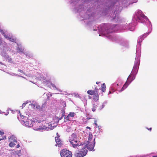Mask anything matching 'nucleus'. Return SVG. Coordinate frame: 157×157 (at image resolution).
Here are the masks:
<instances>
[{"label": "nucleus", "instance_id": "obj_1", "mask_svg": "<svg viewBox=\"0 0 157 157\" xmlns=\"http://www.w3.org/2000/svg\"><path fill=\"white\" fill-rule=\"evenodd\" d=\"M69 141L74 148H76L79 146L78 143L80 141L78 136L75 134H72L70 137Z\"/></svg>", "mask_w": 157, "mask_h": 157}, {"label": "nucleus", "instance_id": "obj_2", "mask_svg": "<svg viewBox=\"0 0 157 157\" xmlns=\"http://www.w3.org/2000/svg\"><path fill=\"white\" fill-rule=\"evenodd\" d=\"M87 151L86 147H84L80 151H75L74 156L75 157H83L86 155Z\"/></svg>", "mask_w": 157, "mask_h": 157}, {"label": "nucleus", "instance_id": "obj_3", "mask_svg": "<svg viewBox=\"0 0 157 157\" xmlns=\"http://www.w3.org/2000/svg\"><path fill=\"white\" fill-rule=\"evenodd\" d=\"M60 155L61 157H72V152L68 150L63 149L60 152Z\"/></svg>", "mask_w": 157, "mask_h": 157}, {"label": "nucleus", "instance_id": "obj_4", "mask_svg": "<svg viewBox=\"0 0 157 157\" xmlns=\"http://www.w3.org/2000/svg\"><path fill=\"white\" fill-rule=\"evenodd\" d=\"M9 140L10 143L9 144V146L10 147H13L17 144V140L14 138L13 136H12L9 138Z\"/></svg>", "mask_w": 157, "mask_h": 157}, {"label": "nucleus", "instance_id": "obj_5", "mask_svg": "<svg viewBox=\"0 0 157 157\" xmlns=\"http://www.w3.org/2000/svg\"><path fill=\"white\" fill-rule=\"evenodd\" d=\"M95 143V139L94 138L92 142L87 143V144L86 145V147L89 150L92 151L94 148Z\"/></svg>", "mask_w": 157, "mask_h": 157}, {"label": "nucleus", "instance_id": "obj_6", "mask_svg": "<svg viewBox=\"0 0 157 157\" xmlns=\"http://www.w3.org/2000/svg\"><path fill=\"white\" fill-rule=\"evenodd\" d=\"M139 65V61H136L135 62V65L133 67L132 73L136 74L138 70V68Z\"/></svg>", "mask_w": 157, "mask_h": 157}, {"label": "nucleus", "instance_id": "obj_7", "mask_svg": "<svg viewBox=\"0 0 157 157\" xmlns=\"http://www.w3.org/2000/svg\"><path fill=\"white\" fill-rule=\"evenodd\" d=\"M98 92V89L97 87L95 88L94 90H89L87 91V93L91 95H94Z\"/></svg>", "mask_w": 157, "mask_h": 157}, {"label": "nucleus", "instance_id": "obj_8", "mask_svg": "<svg viewBox=\"0 0 157 157\" xmlns=\"http://www.w3.org/2000/svg\"><path fill=\"white\" fill-rule=\"evenodd\" d=\"M136 74L132 73L128 77L126 82L129 84L132 80L135 79V75Z\"/></svg>", "mask_w": 157, "mask_h": 157}, {"label": "nucleus", "instance_id": "obj_9", "mask_svg": "<svg viewBox=\"0 0 157 157\" xmlns=\"http://www.w3.org/2000/svg\"><path fill=\"white\" fill-rule=\"evenodd\" d=\"M55 140L56 143V146L58 147H61L63 145V143L59 136L55 137Z\"/></svg>", "mask_w": 157, "mask_h": 157}, {"label": "nucleus", "instance_id": "obj_10", "mask_svg": "<svg viewBox=\"0 0 157 157\" xmlns=\"http://www.w3.org/2000/svg\"><path fill=\"white\" fill-rule=\"evenodd\" d=\"M138 17L140 20H141L142 18L144 19H147V17L146 16L141 12H139V16H138Z\"/></svg>", "mask_w": 157, "mask_h": 157}, {"label": "nucleus", "instance_id": "obj_11", "mask_svg": "<svg viewBox=\"0 0 157 157\" xmlns=\"http://www.w3.org/2000/svg\"><path fill=\"white\" fill-rule=\"evenodd\" d=\"M31 122L32 123H33V124H34L35 125L36 124L38 123H41L43 121H44V120H37L36 119H32L31 120Z\"/></svg>", "mask_w": 157, "mask_h": 157}, {"label": "nucleus", "instance_id": "obj_12", "mask_svg": "<svg viewBox=\"0 0 157 157\" xmlns=\"http://www.w3.org/2000/svg\"><path fill=\"white\" fill-rule=\"evenodd\" d=\"M93 140L94 139H93V135L92 134L91 132H89L87 143H92L93 142Z\"/></svg>", "mask_w": 157, "mask_h": 157}, {"label": "nucleus", "instance_id": "obj_13", "mask_svg": "<svg viewBox=\"0 0 157 157\" xmlns=\"http://www.w3.org/2000/svg\"><path fill=\"white\" fill-rule=\"evenodd\" d=\"M99 99L98 92H97V93L96 94L94 95L93 97V100L95 101H97Z\"/></svg>", "mask_w": 157, "mask_h": 157}, {"label": "nucleus", "instance_id": "obj_14", "mask_svg": "<svg viewBox=\"0 0 157 157\" xmlns=\"http://www.w3.org/2000/svg\"><path fill=\"white\" fill-rule=\"evenodd\" d=\"M129 83H128L127 82H126L123 85V86L122 88L120 90V91L121 92L124 90L125 89H126L129 85Z\"/></svg>", "mask_w": 157, "mask_h": 157}, {"label": "nucleus", "instance_id": "obj_15", "mask_svg": "<svg viewBox=\"0 0 157 157\" xmlns=\"http://www.w3.org/2000/svg\"><path fill=\"white\" fill-rule=\"evenodd\" d=\"M98 103H96L95 104H93V107L92 108V111L93 112H94L96 110V109L98 106Z\"/></svg>", "mask_w": 157, "mask_h": 157}, {"label": "nucleus", "instance_id": "obj_16", "mask_svg": "<svg viewBox=\"0 0 157 157\" xmlns=\"http://www.w3.org/2000/svg\"><path fill=\"white\" fill-rule=\"evenodd\" d=\"M101 90L103 92H104L105 90L106 86L105 83H103L101 86Z\"/></svg>", "mask_w": 157, "mask_h": 157}, {"label": "nucleus", "instance_id": "obj_17", "mask_svg": "<svg viewBox=\"0 0 157 157\" xmlns=\"http://www.w3.org/2000/svg\"><path fill=\"white\" fill-rule=\"evenodd\" d=\"M46 125H44L43 126V127L42 128H38V129H47L49 127H47V125H49V124H47V123H46Z\"/></svg>", "mask_w": 157, "mask_h": 157}, {"label": "nucleus", "instance_id": "obj_18", "mask_svg": "<svg viewBox=\"0 0 157 157\" xmlns=\"http://www.w3.org/2000/svg\"><path fill=\"white\" fill-rule=\"evenodd\" d=\"M8 39L10 41L13 42H15L16 40V39H15L14 38H11L10 37H8Z\"/></svg>", "mask_w": 157, "mask_h": 157}, {"label": "nucleus", "instance_id": "obj_19", "mask_svg": "<svg viewBox=\"0 0 157 157\" xmlns=\"http://www.w3.org/2000/svg\"><path fill=\"white\" fill-rule=\"evenodd\" d=\"M35 108L37 109L40 110V106L38 104H36V105Z\"/></svg>", "mask_w": 157, "mask_h": 157}, {"label": "nucleus", "instance_id": "obj_20", "mask_svg": "<svg viewBox=\"0 0 157 157\" xmlns=\"http://www.w3.org/2000/svg\"><path fill=\"white\" fill-rule=\"evenodd\" d=\"M75 114L74 113L71 112L68 115L70 116H70L72 117H74L75 116Z\"/></svg>", "mask_w": 157, "mask_h": 157}, {"label": "nucleus", "instance_id": "obj_21", "mask_svg": "<svg viewBox=\"0 0 157 157\" xmlns=\"http://www.w3.org/2000/svg\"><path fill=\"white\" fill-rule=\"evenodd\" d=\"M6 61H7L8 62L11 63L12 61V59L10 57H9L8 59H6Z\"/></svg>", "mask_w": 157, "mask_h": 157}, {"label": "nucleus", "instance_id": "obj_22", "mask_svg": "<svg viewBox=\"0 0 157 157\" xmlns=\"http://www.w3.org/2000/svg\"><path fill=\"white\" fill-rule=\"evenodd\" d=\"M3 57L5 58V59H8L9 56L8 55H7V54H5V55L3 56Z\"/></svg>", "mask_w": 157, "mask_h": 157}, {"label": "nucleus", "instance_id": "obj_23", "mask_svg": "<svg viewBox=\"0 0 157 157\" xmlns=\"http://www.w3.org/2000/svg\"><path fill=\"white\" fill-rule=\"evenodd\" d=\"M70 117V116L68 115L66 117H65V118L66 120H67V121H70L69 117Z\"/></svg>", "mask_w": 157, "mask_h": 157}, {"label": "nucleus", "instance_id": "obj_24", "mask_svg": "<svg viewBox=\"0 0 157 157\" xmlns=\"http://www.w3.org/2000/svg\"><path fill=\"white\" fill-rule=\"evenodd\" d=\"M52 87H53V88L56 90H57V88L56 87V86H55V85L54 84H52Z\"/></svg>", "mask_w": 157, "mask_h": 157}, {"label": "nucleus", "instance_id": "obj_25", "mask_svg": "<svg viewBox=\"0 0 157 157\" xmlns=\"http://www.w3.org/2000/svg\"><path fill=\"white\" fill-rule=\"evenodd\" d=\"M4 132L2 131H1L0 130V134L1 135H2L4 134Z\"/></svg>", "mask_w": 157, "mask_h": 157}, {"label": "nucleus", "instance_id": "obj_26", "mask_svg": "<svg viewBox=\"0 0 157 157\" xmlns=\"http://www.w3.org/2000/svg\"><path fill=\"white\" fill-rule=\"evenodd\" d=\"M0 32L2 34H5V33L4 32V31H3V30H2L1 29H0Z\"/></svg>", "mask_w": 157, "mask_h": 157}, {"label": "nucleus", "instance_id": "obj_27", "mask_svg": "<svg viewBox=\"0 0 157 157\" xmlns=\"http://www.w3.org/2000/svg\"><path fill=\"white\" fill-rule=\"evenodd\" d=\"M36 103L32 104H31V105L33 107H35L36 106Z\"/></svg>", "mask_w": 157, "mask_h": 157}, {"label": "nucleus", "instance_id": "obj_28", "mask_svg": "<svg viewBox=\"0 0 157 157\" xmlns=\"http://www.w3.org/2000/svg\"><path fill=\"white\" fill-rule=\"evenodd\" d=\"M3 36L5 37L6 38H7V39H8V36L7 35H6L5 33V34H3Z\"/></svg>", "mask_w": 157, "mask_h": 157}, {"label": "nucleus", "instance_id": "obj_29", "mask_svg": "<svg viewBox=\"0 0 157 157\" xmlns=\"http://www.w3.org/2000/svg\"><path fill=\"white\" fill-rule=\"evenodd\" d=\"M94 124L96 125V127H97L98 126V124L97 123V121L96 120L94 121Z\"/></svg>", "mask_w": 157, "mask_h": 157}, {"label": "nucleus", "instance_id": "obj_30", "mask_svg": "<svg viewBox=\"0 0 157 157\" xmlns=\"http://www.w3.org/2000/svg\"><path fill=\"white\" fill-rule=\"evenodd\" d=\"M18 71L20 72L21 73H23V71L22 70L19 69V70H18Z\"/></svg>", "mask_w": 157, "mask_h": 157}, {"label": "nucleus", "instance_id": "obj_31", "mask_svg": "<svg viewBox=\"0 0 157 157\" xmlns=\"http://www.w3.org/2000/svg\"><path fill=\"white\" fill-rule=\"evenodd\" d=\"M147 129L150 131L152 129V128H147Z\"/></svg>", "mask_w": 157, "mask_h": 157}, {"label": "nucleus", "instance_id": "obj_32", "mask_svg": "<svg viewBox=\"0 0 157 157\" xmlns=\"http://www.w3.org/2000/svg\"><path fill=\"white\" fill-rule=\"evenodd\" d=\"M6 139V136H4L3 138H2V139H0V141L2 140H4V139Z\"/></svg>", "mask_w": 157, "mask_h": 157}, {"label": "nucleus", "instance_id": "obj_33", "mask_svg": "<svg viewBox=\"0 0 157 157\" xmlns=\"http://www.w3.org/2000/svg\"><path fill=\"white\" fill-rule=\"evenodd\" d=\"M86 128H88V129H91V128L90 127H88V126H87V127H86Z\"/></svg>", "mask_w": 157, "mask_h": 157}, {"label": "nucleus", "instance_id": "obj_34", "mask_svg": "<svg viewBox=\"0 0 157 157\" xmlns=\"http://www.w3.org/2000/svg\"><path fill=\"white\" fill-rule=\"evenodd\" d=\"M20 147V145L19 144H18L17 145V148H18L19 147Z\"/></svg>", "mask_w": 157, "mask_h": 157}, {"label": "nucleus", "instance_id": "obj_35", "mask_svg": "<svg viewBox=\"0 0 157 157\" xmlns=\"http://www.w3.org/2000/svg\"><path fill=\"white\" fill-rule=\"evenodd\" d=\"M26 104V103H23V105H23V106H25V105Z\"/></svg>", "mask_w": 157, "mask_h": 157}, {"label": "nucleus", "instance_id": "obj_36", "mask_svg": "<svg viewBox=\"0 0 157 157\" xmlns=\"http://www.w3.org/2000/svg\"><path fill=\"white\" fill-rule=\"evenodd\" d=\"M100 82H97L96 83L97 84H99V83Z\"/></svg>", "mask_w": 157, "mask_h": 157}, {"label": "nucleus", "instance_id": "obj_37", "mask_svg": "<svg viewBox=\"0 0 157 157\" xmlns=\"http://www.w3.org/2000/svg\"><path fill=\"white\" fill-rule=\"evenodd\" d=\"M0 64L1 65H3V63L1 62H0Z\"/></svg>", "mask_w": 157, "mask_h": 157}, {"label": "nucleus", "instance_id": "obj_38", "mask_svg": "<svg viewBox=\"0 0 157 157\" xmlns=\"http://www.w3.org/2000/svg\"><path fill=\"white\" fill-rule=\"evenodd\" d=\"M28 121H26L25 122V123H26V124H28Z\"/></svg>", "mask_w": 157, "mask_h": 157}, {"label": "nucleus", "instance_id": "obj_39", "mask_svg": "<svg viewBox=\"0 0 157 157\" xmlns=\"http://www.w3.org/2000/svg\"><path fill=\"white\" fill-rule=\"evenodd\" d=\"M153 157H157V155L153 156Z\"/></svg>", "mask_w": 157, "mask_h": 157}, {"label": "nucleus", "instance_id": "obj_40", "mask_svg": "<svg viewBox=\"0 0 157 157\" xmlns=\"http://www.w3.org/2000/svg\"><path fill=\"white\" fill-rule=\"evenodd\" d=\"M111 91H109V94H111Z\"/></svg>", "mask_w": 157, "mask_h": 157}, {"label": "nucleus", "instance_id": "obj_41", "mask_svg": "<svg viewBox=\"0 0 157 157\" xmlns=\"http://www.w3.org/2000/svg\"><path fill=\"white\" fill-rule=\"evenodd\" d=\"M58 133H57V136H58Z\"/></svg>", "mask_w": 157, "mask_h": 157}]
</instances>
